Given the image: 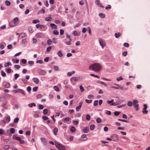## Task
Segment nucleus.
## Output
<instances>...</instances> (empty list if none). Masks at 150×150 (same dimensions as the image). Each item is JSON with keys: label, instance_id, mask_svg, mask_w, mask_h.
<instances>
[{"label": "nucleus", "instance_id": "1", "mask_svg": "<svg viewBox=\"0 0 150 150\" xmlns=\"http://www.w3.org/2000/svg\"><path fill=\"white\" fill-rule=\"evenodd\" d=\"M101 66L98 63H95L90 65L89 69L96 72L100 71L101 69Z\"/></svg>", "mask_w": 150, "mask_h": 150}, {"label": "nucleus", "instance_id": "2", "mask_svg": "<svg viewBox=\"0 0 150 150\" xmlns=\"http://www.w3.org/2000/svg\"><path fill=\"white\" fill-rule=\"evenodd\" d=\"M55 145L59 150H65L64 146L56 142Z\"/></svg>", "mask_w": 150, "mask_h": 150}, {"label": "nucleus", "instance_id": "3", "mask_svg": "<svg viewBox=\"0 0 150 150\" xmlns=\"http://www.w3.org/2000/svg\"><path fill=\"white\" fill-rule=\"evenodd\" d=\"M114 85L116 86H110V88H114L115 89H118L119 88L120 89L122 90H126L127 89V88H123L122 87H120V86L118 84L114 83Z\"/></svg>", "mask_w": 150, "mask_h": 150}, {"label": "nucleus", "instance_id": "4", "mask_svg": "<svg viewBox=\"0 0 150 150\" xmlns=\"http://www.w3.org/2000/svg\"><path fill=\"white\" fill-rule=\"evenodd\" d=\"M112 141L117 142L118 140V135L117 134H114L111 136Z\"/></svg>", "mask_w": 150, "mask_h": 150}, {"label": "nucleus", "instance_id": "5", "mask_svg": "<svg viewBox=\"0 0 150 150\" xmlns=\"http://www.w3.org/2000/svg\"><path fill=\"white\" fill-rule=\"evenodd\" d=\"M38 73L39 74L41 75H45L46 74V71H45L40 69L38 70Z\"/></svg>", "mask_w": 150, "mask_h": 150}, {"label": "nucleus", "instance_id": "6", "mask_svg": "<svg viewBox=\"0 0 150 150\" xmlns=\"http://www.w3.org/2000/svg\"><path fill=\"white\" fill-rule=\"evenodd\" d=\"M144 108L143 109V110L142 111V112L144 114H147L148 113V111L146 110L147 109V105L146 104H144Z\"/></svg>", "mask_w": 150, "mask_h": 150}, {"label": "nucleus", "instance_id": "7", "mask_svg": "<svg viewBox=\"0 0 150 150\" xmlns=\"http://www.w3.org/2000/svg\"><path fill=\"white\" fill-rule=\"evenodd\" d=\"M15 92L17 93H21L24 95L25 94V93L22 89H18L17 90L15 91Z\"/></svg>", "mask_w": 150, "mask_h": 150}, {"label": "nucleus", "instance_id": "8", "mask_svg": "<svg viewBox=\"0 0 150 150\" xmlns=\"http://www.w3.org/2000/svg\"><path fill=\"white\" fill-rule=\"evenodd\" d=\"M37 38H43L44 37V35L42 33H37L35 35Z\"/></svg>", "mask_w": 150, "mask_h": 150}, {"label": "nucleus", "instance_id": "9", "mask_svg": "<svg viewBox=\"0 0 150 150\" xmlns=\"http://www.w3.org/2000/svg\"><path fill=\"white\" fill-rule=\"evenodd\" d=\"M99 42L100 46L103 48L105 45V43L104 41L102 40H99Z\"/></svg>", "mask_w": 150, "mask_h": 150}, {"label": "nucleus", "instance_id": "10", "mask_svg": "<svg viewBox=\"0 0 150 150\" xmlns=\"http://www.w3.org/2000/svg\"><path fill=\"white\" fill-rule=\"evenodd\" d=\"M96 3L98 6H100L102 8H104V7L102 6V4L100 3L99 0H96Z\"/></svg>", "mask_w": 150, "mask_h": 150}, {"label": "nucleus", "instance_id": "11", "mask_svg": "<svg viewBox=\"0 0 150 150\" xmlns=\"http://www.w3.org/2000/svg\"><path fill=\"white\" fill-rule=\"evenodd\" d=\"M13 138L14 139H16L17 141H19L21 140V138L19 137H17L16 135H13Z\"/></svg>", "mask_w": 150, "mask_h": 150}, {"label": "nucleus", "instance_id": "12", "mask_svg": "<svg viewBox=\"0 0 150 150\" xmlns=\"http://www.w3.org/2000/svg\"><path fill=\"white\" fill-rule=\"evenodd\" d=\"M33 80L36 84H38L39 82V80L37 78H34L33 79Z\"/></svg>", "mask_w": 150, "mask_h": 150}, {"label": "nucleus", "instance_id": "13", "mask_svg": "<svg viewBox=\"0 0 150 150\" xmlns=\"http://www.w3.org/2000/svg\"><path fill=\"white\" fill-rule=\"evenodd\" d=\"M9 24L10 26L11 27L15 26L17 25L16 24L14 23V22L13 21L10 22Z\"/></svg>", "mask_w": 150, "mask_h": 150}, {"label": "nucleus", "instance_id": "14", "mask_svg": "<svg viewBox=\"0 0 150 150\" xmlns=\"http://www.w3.org/2000/svg\"><path fill=\"white\" fill-rule=\"evenodd\" d=\"M50 26L52 28H54L55 29L57 28V25L54 23H51Z\"/></svg>", "mask_w": 150, "mask_h": 150}, {"label": "nucleus", "instance_id": "15", "mask_svg": "<svg viewBox=\"0 0 150 150\" xmlns=\"http://www.w3.org/2000/svg\"><path fill=\"white\" fill-rule=\"evenodd\" d=\"M19 19L18 18L16 17L13 19V21L17 25L18 24Z\"/></svg>", "mask_w": 150, "mask_h": 150}, {"label": "nucleus", "instance_id": "16", "mask_svg": "<svg viewBox=\"0 0 150 150\" xmlns=\"http://www.w3.org/2000/svg\"><path fill=\"white\" fill-rule=\"evenodd\" d=\"M58 132V129L57 128L55 127L53 129V133L55 135H57V133Z\"/></svg>", "mask_w": 150, "mask_h": 150}, {"label": "nucleus", "instance_id": "17", "mask_svg": "<svg viewBox=\"0 0 150 150\" xmlns=\"http://www.w3.org/2000/svg\"><path fill=\"white\" fill-rule=\"evenodd\" d=\"M57 55L58 56L60 57H62L63 56V54L62 53L61 50L59 51L58 52H57Z\"/></svg>", "mask_w": 150, "mask_h": 150}, {"label": "nucleus", "instance_id": "18", "mask_svg": "<svg viewBox=\"0 0 150 150\" xmlns=\"http://www.w3.org/2000/svg\"><path fill=\"white\" fill-rule=\"evenodd\" d=\"M70 118L69 117H65L64 119H63L62 120V121L63 122H65L66 121H69L70 120Z\"/></svg>", "mask_w": 150, "mask_h": 150}, {"label": "nucleus", "instance_id": "19", "mask_svg": "<svg viewBox=\"0 0 150 150\" xmlns=\"http://www.w3.org/2000/svg\"><path fill=\"white\" fill-rule=\"evenodd\" d=\"M121 33L120 32H119L118 33H115V35L116 38H118L121 35Z\"/></svg>", "mask_w": 150, "mask_h": 150}, {"label": "nucleus", "instance_id": "20", "mask_svg": "<svg viewBox=\"0 0 150 150\" xmlns=\"http://www.w3.org/2000/svg\"><path fill=\"white\" fill-rule=\"evenodd\" d=\"M134 108L135 109V110L136 111H137L139 110V105L138 104H137L136 105H133Z\"/></svg>", "mask_w": 150, "mask_h": 150}, {"label": "nucleus", "instance_id": "21", "mask_svg": "<svg viewBox=\"0 0 150 150\" xmlns=\"http://www.w3.org/2000/svg\"><path fill=\"white\" fill-rule=\"evenodd\" d=\"M28 105L29 107L32 108L33 106H36V104L34 103H32L29 104Z\"/></svg>", "mask_w": 150, "mask_h": 150}, {"label": "nucleus", "instance_id": "22", "mask_svg": "<svg viewBox=\"0 0 150 150\" xmlns=\"http://www.w3.org/2000/svg\"><path fill=\"white\" fill-rule=\"evenodd\" d=\"M72 41V40L71 39H69V41H67L65 42V44L67 45H70L71 44V42Z\"/></svg>", "mask_w": 150, "mask_h": 150}, {"label": "nucleus", "instance_id": "23", "mask_svg": "<svg viewBox=\"0 0 150 150\" xmlns=\"http://www.w3.org/2000/svg\"><path fill=\"white\" fill-rule=\"evenodd\" d=\"M52 18L51 17H47L45 18V20L47 21H51Z\"/></svg>", "mask_w": 150, "mask_h": 150}, {"label": "nucleus", "instance_id": "24", "mask_svg": "<svg viewBox=\"0 0 150 150\" xmlns=\"http://www.w3.org/2000/svg\"><path fill=\"white\" fill-rule=\"evenodd\" d=\"M74 73H75V72L74 71L69 72L67 73V75L68 76H71L72 74H74Z\"/></svg>", "mask_w": 150, "mask_h": 150}, {"label": "nucleus", "instance_id": "25", "mask_svg": "<svg viewBox=\"0 0 150 150\" xmlns=\"http://www.w3.org/2000/svg\"><path fill=\"white\" fill-rule=\"evenodd\" d=\"M45 13V10L43 9H42L40 11H38V14H39L40 13Z\"/></svg>", "mask_w": 150, "mask_h": 150}, {"label": "nucleus", "instance_id": "26", "mask_svg": "<svg viewBox=\"0 0 150 150\" xmlns=\"http://www.w3.org/2000/svg\"><path fill=\"white\" fill-rule=\"evenodd\" d=\"M11 65L12 64L11 63L8 62L5 63L4 65V66L5 67H7L8 66H11Z\"/></svg>", "mask_w": 150, "mask_h": 150}, {"label": "nucleus", "instance_id": "27", "mask_svg": "<svg viewBox=\"0 0 150 150\" xmlns=\"http://www.w3.org/2000/svg\"><path fill=\"white\" fill-rule=\"evenodd\" d=\"M71 131L72 132H74L76 130V128L74 126H72L70 128Z\"/></svg>", "mask_w": 150, "mask_h": 150}, {"label": "nucleus", "instance_id": "28", "mask_svg": "<svg viewBox=\"0 0 150 150\" xmlns=\"http://www.w3.org/2000/svg\"><path fill=\"white\" fill-rule=\"evenodd\" d=\"M99 16L101 18H103L105 17V14L102 13H99Z\"/></svg>", "mask_w": 150, "mask_h": 150}, {"label": "nucleus", "instance_id": "29", "mask_svg": "<svg viewBox=\"0 0 150 150\" xmlns=\"http://www.w3.org/2000/svg\"><path fill=\"white\" fill-rule=\"evenodd\" d=\"M10 83H6L4 86V87L6 88H8L10 86Z\"/></svg>", "mask_w": 150, "mask_h": 150}, {"label": "nucleus", "instance_id": "30", "mask_svg": "<svg viewBox=\"0 0 150 150\" xmlns=\"http://www.w3.org/2000/svg\"><path fill=\"white\" fill-rule=\"evenodd\" d=\"M41 140L43 143L46 144L47 142V141L46 139L44 138H42Z\"/></svg>", "mask_w": 150, "mask_h": 150}, {"label": "nucleus", "instance_id": "31", "mask_svg": "<svg viewBox=\"0 0 150 150\" xmlns=\"http://www.w3.org/2000/svg\"><path fill=\"white\" fill-rule=\"evenodd\" d=\"M10 132L11 134H13L15 132V129L13 128H11L10 129Z\"/></svg>", "mask_w": 150, "mask_h": 150}, {"label": "nucleus", "instance_id": "32", "mask_svg": "<svg viewBox=\"0 0 150 150\" xmlns=\"http://www.w3.org/2000/svg\"><path fill=\"white\" fill-rule=\"evenodd\" d=\"M133 104L132 102L131 101H129L127 103V105L129 107H131L132 106Z\"/></svg>", "mask_w": 150, "mask_h": 150}, {"label": "nucleus", "instance_id": "33", "mask_svg": "<svg viewBox=\"0 0 150 150\" xmlns=\"http://www.w3.org/2000/svg\"><path fill=\"white\" fill-rule=\"evenodd\" d=\"M52 43V41L50 39H49L47 41V44L49 45H51Z\"/></svg>", "mask_w": 150, "mask_h": 150}, {"label": "nucleus", "instance_id": "34", "mask_svg": "<svg viewBox=\"0 0 150 150\" xmlns=\"http://www.w3.org/2000/svg\"><path fill=\"white\" fill-rule=\"evenodd\" d=\"M25 36V33H22L20 34L19 37L21 38H23Z\"/></svg>", "mask_w": 150, "mask_h": 150}, {"label": "nucleus", "instance_id": "35", "mask_svg": "<svg viewBox=\"0 0 150 150\" xmlns=\"http://www.w3.org/2000/svg\"><path fill=\"white\" fill-rule=\"evenodd\" d=\"M101 119L99 117H98L97 118L96 121L98 123H100L101 122Z\"/></svg>", "mask_w": 150, "mask_h": 150}, {"label": "nucleus", "instance_id": "36", "mask_svg": "<svg viewBox=\"0 0 150 150\" xmlns=\"http://www.w3.org/2000/svg\"><path fill=\"white\" fill-rule=\"evenodd\" d=\"M48 112V110L47 109H44L43 110V113L44 115H46Z\"/></svg>", "mask_w": 150, "mask_h": 150}, {"label": "nucleus", "instance_id": "37", "mask_svg": "<svg viewBox=\"0 0 150 150\" xmlns=\"http://www.w3.org/2000/svg\"><path fill=\"white\" fill-rule=\"evenodd\" d=\"M9 148V146L8 145H6L4 146L3 149L5 150H7Z\"/></svg>", "mask_w": 150, "mask_h": 150}, {"label": "nucleus", "instance_id": "38", "mask_svg": "<svg viewBox=\"0 0 150 150\" xmlns=\"http://www.w3.org/2000/svg\"><path fill=\"white\" fill-rule=\"evenodd\" d=\"M88 129L87 127H85L83 129V131L84 133H87L88 132Z\"/></svg>", "mask_w": 150, "mask_h": 150}, {"label": "nucleus", "instance_id": "39", "mask_svg": "<svg viewBox=\"0 0 150 150\" xmlns=\"http://www.w3.org/2000/svg\"><path fill=\"white\" fill-rule=\"evenodd\" d=\"M5 4L7 6H9L10 5V1L8 0H6L5 1Z\"/></svg>", "mask_w": 150, "mask_h": 150}, {"label": "nucleus", "instance_id": "40", "mask_svg": "<svg viewBox=\"0 0 150 150\" xmlns=\"http://www.w3.org/2000/svg\"><path fill=\"white\" fill-rule=\"evenodd\" d=\"M85 101L87 103H91L92 102V100H88V99H86Z\"/></svg>", "mask_w": 150, "mask_h": 150}, {"label": "nucleus", "instance_id": "41", "mask_svg": "<svg viewBox=\"0 0 150 150\" xmlns=\"http://www.w3.org/2000/svg\"><path fill=\"white\" fill-rule=\"evenodd\" d=\"M120 113V112L118 111H115L114 112V115L117 116Z\"/></svg>", "mask_w": 150, "mask_h": 150}, {"label": "nucleus", "instance_id": "42", "mask_svg": "<svg viewBox=\"0 0 150 150\" xmlns=\"http://www.w3.org/2000/svg\"><path fill=\"white\" fill-rule=\"evenodd\" d=\"M138 103V101L137 100H133L132 103L133 104V105H136Z\"/></svg>", "mask_w": 150, "mask_h": 150}, {"label": "nucleus", "instance_id": "43", "mask_svg": "<svg viewBox=\"0 0 150 150\" xmlns=\"http://www.w3.org/2000/svg\"><path fill=\"white\" fill-rule=\"evenodd\" d=\"M53 34L54 35H57L59 34V33L57 30H55L53 31Z\"/></svg>", "mask_w": 150, "mask_h": 150}, {"label": "nucleus", "instance_id": "44", "mask_svg": "<svg viewBox=\"0 0 150 150\" xmlns=\"http://www.w3.org/2000/svg\"><path fill=\"white\" fill-rule=\"evenodd\" d=\"M39 22V21L38 19L34 20L33 21V23L34 24L36 23Z\"/></svg>", "mask_w": 150, "mask_h": 150}, {"label": "nucleus", "instance_id": "45", "mask_svg": "<svg viewBox=\"0 0 150 150\" xmlns=\"http://www.w3.org/2000/svg\"><path fill=\"white\" fill-rule=\"evenodd\" d=\"M88 98L89 99H92L94 98V96L92 95H89L88 96Z\"/></svg>", "mask_w": 150, "mask_h": 150}, {"label": "nucleus", "instance_id": "46", "mask_svg": "<svg viewBox=\"0 0 150 150\" xmlns=\"http://www.w3.org/2000/svg\"><path fill=\"white\" fill-rule=\"evenodd\" d=\"M90 76H94L95 77L97 78H99L100 76L98 75H96L95 74H90Z\"/></svg>", "mask_w": 150, "mask_h": 150}, {"label": "nucleus", "instance_id": "47", "mask_svg": "<svg viewBox=\"0 0 150 150\" xmlns=\"http://www.w3.org/2000/svg\"><path fill=\"white\" fill-rule=\"evenodd\" d=\"M123 45L125 47H129V45L128 43L125 42L124 43Z\"/></svg>", "mask_w": 150, "mask_h": 150}, {"label": "nucleus", "instance_id": "48", "mask_svg": "<svg viewBox=\"0 0 150 150\" xmlns=\"http://www.w3.org/2000/svg\"><path fill=\"white\" fill-rule=\"evenodd\" d=\"M19 120V118L18 117H16L14 119V122L15 123H17L18 122Z\"/></svg>", "mask_w": 150, "mask_h": 150}, {"label": "nucleus", "instance_id": "49", "mask_svg": "<svg viewBox=\"0 0 150 150\" xmlns=\"http://www.w3.org/2000/svg\"><path fill=\"white\" fill-rule=\"evenodd\" d=\"M54 88L55 90L56 91H59V89L58 87L56 86H55L54 87Z\"/></svg>", "mask_w": 150, "mask_h": 150}, {"label": "nucleus", "instance_id": "50", "mask_svg": "<svg viewBox=\"0 0 150 150\" xmlns=\"http://www.w3.org/2000/svg\"><path fill=\"white\" fill-rule=\"evenodd\" d=\"M98 104V100H95L94 102L93 103V105L95 106H97Z\"/></svg>", "mask_w": 150, "mask_h": 150}, {"label": "nucleus", "instance_id": "51", "mask_svg": "<svg viewBox=\"0 0 150 150\" xmlns=\"http://www.w3.org/2000/svg\"><path fill=\"white\" fill-rule=\"evenodd\" d=\"M91 116L89 115H87L86 116V118L87 120H90Z\"/></svg>", "mask_w": 150, "mask_h": 150}, {"label": "nucleus", "instance_id": "52", "mask_svg": "<svg viewBox=\"0 0 150 150\" xmlns=\"http://www.w3.org/2000/svg\"><path fill=\"white\" fill-rule=\"evenodd\" d=\"M95 128V125H91L90 127V129L91 130H93Z\"/></svg>", "mask_w": 150, "mask_h": 150}, {"label": "nucleus", "instance_id": "53", "mask_svg": "<svg viewBox=\"0 0 150 150\" xmlns=\"http://www.w3.org/2000/svg\"><path fill=\"white\" fill-rule=\"evenodd\" d=\"M1 74L2 76L4 77H5L6 76V73L2 70L1 71Z\"/></svg>", "mask_w": 150, "mask_h": 150}, {"label": "nucleus", "instance_id": "54", "mask_svg": "<svg viewBox=\"0 0 150 150\" xmlns=\"http://www.w3.org/2000/svg\"><path fill=\"white\" fill-rule=\"evenodd\" d=\"M123 79V78H122V77L121 76H120L118 78H117V80L118 81H119L120 80H122Z\"/></svg>", "mask_w": 150, "mask_h": 150}, {"label": "nucleus", "instance_id": "55", "mask_svg": "<svg viewBox=\"0 0 150 150\" xmlns=\"http://www.w3.org/2000/svg\"><path fill=\"white\" fill-rule=\"evenodd\" d=\"M1 139L4 142H8V141H9V140L8 139H4V138H3V137H1Z\"/></svg>", "mask_w": 150, "mask_h": 150}, {"label": "nucleus", "instance_id": "56", "mask_svg": "<svg viewBox=\"0 0 150 150\" xmlns=\"http://www.w3.org/2000/svg\"><path fill=\"white\" fill-rule=\"evenodd\" d=\"M79 88H80V90L81 92H83L84 91V88L82 86H81V85L80 86Z\"/></svg>", "mask_w": 150, "mask_h": 150}, {"label": "nucleus", "instance_id": "57", "mask_svg": "<svg viewBox=\"0 0 150 150\" xmlns=\"http://www.w3.org/2000/svg\"><path fill=\"white\" fill-rule=\"evenodd\" d=\"M14 76L15 79L16 80L19 76V75L18 74H16L14 75Z\"/></svg>", "mask_w": 150, "mask_h": 150}, {"label": "nucleus", "instance_id": "58", "mask_svg": "<svg viewBox=\"0 0 150 150\" xmlns=\"http://www.w3.org/2000/svg\"><path fill=\"white\" fill-rule=\"evenodd\" d=\"M31 90V88L30 86H28L27 88V90L29 92V93H30V91Z\"/></svg>", "mask_w": 150, "mask_h": 150}, {"label": "nucleus", "instance_id": "59", "mask_svg": "<svg viewBox=\"0 0 150 150\" xmlns=\"http://www.w3.org/2000/svg\"><path fill=\"white\" fill-rule=\"evenodd\" d=\"M38 88V87H35L33 88V91H37Z\"/></svg>", "mask_w": 150, "mask_h": 150}, {"label": "nucleus", "instance_id": "60", "mask_svg": "<svg viewBox=\"0 0 150 150\" xmlns=\"http://www.w3.org/2000/svg\"><path fill=\"white\" fill-rule=\"evenodd\" d=\"M42 118L45 120H46L48 119V117L45 116H43Z\"/></svg>", "mask_w": 150, "mask_h": 150}, {"label": "nucleus", "instance_id": "61", "mask_svg": "<svg viewBox=\"0 0 150 150\" xmlns=\"http://www.w3.org/2000/svg\"><path fill=\"white\" fill-rule=\"evenodd\" d=\"M111 8V6L110 5H109L107 7H105V9L107 10H109Z\"/></svg>", "mask_w": 150, "mask_h": 150}, {"label": "nucleus", "instance_id": "62", "mask_svg": "<svg viewBox=\"0 0 150 150\" xmlns=\"http://www.w3.org/2000/svg\"><path fill=\"white\" fill-rule=\"evenodd\" d=\"M105 113L107 115H110L111 114V112L110 111L107 110L106 112Z\"/></svg>", "mask_w": 150, "mask_h": 150}, {"label": "nucleus", "instance_id": "63", "mask_svg": "<svg viewBox=\"0 0 150 150\" xmlns=\"http://www.w3.org/2000/svg\"><path fill=\"white\" fill-rule=\"evenodd\" d=\"M81 107V105H79L76 108V110L77 111H79Z\"/></svg>", "mask_w": 150, "mask_h": 150}, {"label": "nucleus", "instance_id": "64", "mask_svg": "<svg viewBox=\"0 0 150 150\" xmlns=\"http://www.w3.org/2000/svg\"><path fill=\"white\" fill-rule=\"evenodd\" d=\"M52 47L51 46H49L46 49L47 51L48 52H49L50 50H51Z\"/></svg>", "mask_w": 150, "mask_h": 150}]
</instances>
